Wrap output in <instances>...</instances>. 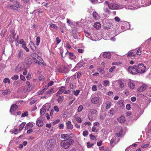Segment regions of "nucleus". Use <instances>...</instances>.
<instances>
[{"instance_id": "1", "label": "nucleus", "mask_w": 151, "mask_h": 151, "mask_svg": "<svg viewBox=\"0 0 151 151\" xmlns=\"http://www.w3.org/2000/svg\"><path fill=\"white\" fill-rule=\"evenodd\" d=\"M74 143V140L72 139H68L62 140L60 143L62 147L64 149L68 148Z\"/></svg>"}, {"instance_id": "2", "label": "nucleus", "mask_w": 151, "mask_h": 151, "mask_svg": "<svg viewBox=\"0 0 151 151\" xmlns=\"http://www.w3.org/2000/svg\"><path fill=\"white\" fill-rule=\"evenodd\" d=\"M98 112L96 110L90 109L88 114V118L89 120L91 121L96 120L98 115Z\"/></svg>"}, {"instance_id": "3", "label": "nucleus", "mask_w": 151, "mask_h": 151, "mask_svg": "<svg viewBox=\"0 0 151 151\" xmlns=\"http://www.w3.org/2000/svg\"><path fill=\"white\" fill-rule=\"evenodd\" d=\"M56 140L54 139H51L47 141L45 146L48 150H51L55 147L56 143Z\"/></svg>"}, {"instance_id": "4", "label": "nucleus", "mask_w": 151, "mask_h": 151, "mask_svg": "<svg viewBox=\"0 0 151 151\" xmlns=\"http://www.w3.org/2000/svg\"><path fill=\"white\" fill-rule=\"evenodd\" d=\"M137 73L143 74L146 71V67L142 63H139L136 65Z\"/></svg>"}, {"instance_id": "5", "label": "nucleus", "mask_w": 151, "mask_h": 151, "mask_svg": "<svg viewBox=\"0 0 151 151\" xmlns=\"http://www.w3.org/2000/svg\"><path fill=\"white\" fill-rule=\"evenodd\" d=\"M128 72L131 74L135 75L137 74L136 65L129 66L128 69Z\"/></svg>"}, {"instance_id": "6", "label": "nucleus", "mask_w": 151, "mask_h": 151, "mask_svg": "<svg viewBox=\"0 0 151 151\" xmlns=\"http://www.w3.org/2000/svg\"><path fill=\"white\" fill-rule=\"evenodd\" d=\"M105 3L108 6L109 8L111 9H116L119 8V5L114 3L108 4V2L106 1Z\"/></svg>"}, {"instance_id": "7", "label": "nucleus", "mask_w": 151, "mask_h": 151, "mask_svg": "<svg viewBox=\"0 0 151 151\" xmlns=\"http://www.w3.org/2000/svg\"><path fill=\"white\" fill-rule=\"evenodd\" d=\"M24 62L27 66L29 67L32 63V59L29 57H27L25 59Z\"/></svg>"}, {"instance_id": "8", "label": "nucleus", "mask_w": 151, "mask_h": 151, "mask_svg": "<svg viewBox=\"0 0 151 151\" xmlns=\"http://www.w3.org/2000/svg\"><path fill=\"white\" fill-rule=\"evenodd\" d=\"M65 88L64 86H62L60 87L58 91L56 93V96H58L65 91Z\"/></svg>"}, {"instance_id": "9", "label": "nucleus", "mask_w": 151, "mask_h": 151, "mask_svg": "<svg viewBox=\"0 0 151 151\" xmlns=\"http://www.w3.org/2000/svg\"><path fill=\"white\" fill-rule=\"evenodd\" d=\"M65 55H68L70 59L71 60L75 59L76 58V56L74 54L71 52H69L67 51V52L65 53Z\"/></svg>"}, {"instance_id": "10", "label": "nucleus", "mask_w": 151, "mask_h": 151, "mask_svg": "<svg viewBox=\"0 0 151 151\" xmlns=\"http://www.w3.org/2000/svg\"><path fill=\"white\" fill-rule=\"evenodd\" d=\"M60 72L63 73H66L69 72V70L65 66H64L62 68H60L59 70Z\"/></svg>"}, {"instance_id": "11", "label": "nucleus", "mask_w": 151, "mask_h": 151, "mask_svg": "<svg viewBox=\"0 0 151 151\" xmlns=\"http://www.w3.org/2000/svg\"><path fill=\"white\" fill-rule=\"evenodd\" d=\"M67 129L71 130L73 128V125L70 121H68L66 122Z\"/></svg>"}, {"instance_id": "12", "label": "nucleus", "mask_w": 151, "mask_h": 151, "mask_svg": "<svg viewBox=\"0 0 151 151\" xmlns=\"http://www.w3.org/2000/svg\"><path fill=\"white\" fill-rule=\"evenodd\" d=\"M72 135L71 134H62L61 135V138L63 139H70V136Z\"/></svg>"}, {"instance_id": "13", "label": "nucleus", "mask_w": 151, "mask_h": 151, "mask_svg": "<svg viewBox=\"0 0 151 151\" xmlns=\"http://www.w3.org/2000/svg\"><path fill=\"white\" fill-rule=\"evenodd\" d=\"M91 102L92 103L97 104L99 102V99L98 97H94L91 100Z\"/></svg>"}, {"instance_id": "14", "label": "nucleus", "mask_w": 151, "mask_h": 151, "mask_svg": "<svg viewBox=\"0 0 151 151\" xmlns=\"http://www.w3.org/2000/svg\"><path fill=\"white\" fill-rule=\"evenodd\" d=\"M146 85L145 84L142 85L141 86L139 87L137 90L138 92H140L144 91L146 88Z\"/></svg>"}, {"instance_id": "15", "label": "nucleus", "mask_w": 151, "mask_h": 151, "mask_svg": "<svg viewBox=\"0 0 151 151\" xmlns=\"http://www.w3.org/2000/svg\"><path fill=\"white\" fill-rule=\"evenodd\" d=\"M36 125L38 127H42L43 125V122L40 119V118H39L37 119L36 121Z\"/></svg>"}, {"instance_id": "16", "label": "nucleus", "mask_w": 151, "mask_h": 151, "mask_svg": "<svg viewBox=\"0 0 151 151\" xmlns=\"http://www.w3.org/2000/svg\"><path fill=\"white\" fill-rule=\"evenodd\" d=\"M123 24V26L126 29H129L130 28V24L128 22L124 21Z\"/></svg>"}, {"instance_id": "17", "label": "nucleus", "mask_w": 151, "mask_h": 151, "mask_svg": "<svg viewBox=\"0 0 151 151\" xmlns=\"http://www.w3.org/2000/svg\"><path fill=\"white\" fill-rule=\"evenodd\" d=\"M29 45L31 49L33 52H35L36 49V47L35 44L32 41H30Z\"/></svg>"}, {"instance_id": "18", "label": "nucleus", "mask_w": 151, "mask_h": 151, "mask_svg": "<svg viewBox=\"0 0 151 151\" xmlns=\"http://www.w3.org/2000/svg\"><path fill=\"white\" fill-rule=\"evenodd\" d=\"M12 91V89H8L3 91L2 93L3 95H7L9 94Z\"/></svg>"}, {"instance_id": "19", "label": "nucleus", "mask_w": 151, "mask_h": 151, "mask_svg": "<svg viewBox=\"0 0 151 151\" xmlns=\"http://www.w3.org/2000/svg\"><path fill=\"white\" fill-rule=\"evenodd\" d=\"M18 108V106L16 104L13 105L11 107L10 109V112L11 113H12L14 111L17 109Z\"/></svg>"}, {"instance_id": "20", "label": "nucleus", "mask_w": 151, "mask_h": 151, "mask_svg": "<svg viewBox=\"0 0 151 151\" xmlns=\"http://www.w3.org/2000/svg\"><path fill=\"white\" fill-rule=\"evenodd\" d=\"M46 106L45 105L43 106L42 107L40 110V114L41 115H43L46 112Z\"/></svg>"}, {"instance_id": "21", "label": "nucleus", "mask_w": 151, "mask_h": 151, "mask_svg": "<svg viewBox=\"0 0 151 151\" xmlns=\"http://www.w3.org/2000/svg\"><path fill=\"white\" fill-rule=\"evenodd\" d=\"M103 56L104 58H111V53L109 52H104L103 54Z\"/></svg>"}, {"instance_id": "22", "label": "nucleus", "mask_w": 151, "mask_h": 151, "mask_svg": "<svg viewBox=\"0 0 151 151\" xmlns=\"http://www.w3.org/2000/svg\"><path fill=\"white\" fill-rule=\"evenodd\" d=\"M136 55V54L134 53L133 52H129L128 53L127 55L128 57L131 58L132 59H133Z\"/></svg>"}, {"instance_id": "23", "label": "nucleus", "mask_w": 151, "mask_h": 151, "mask_svg": "<svg viewBox=\"0 0 151 151\" xmlns=\"http://www.w3.org/2000/svg\"><path fill=\"white\" fill-rule=\"evenodd\" d=\"M22 65H18L16 68L15 72L16 73H18L22 70Z\"/></svg>"}, {"instance_id": "24", "label": "nucleus", "mask_w": 151, "mask_h": 151, "mask_svg": "<svg viewBox=\"0 0 151 151\" xmlns=\"http://www.w3.org/2000/svg\"><path fill=\"white\" fill-rule=\"evenodd\" d=\"M118 129L119 131V132L116 133V135L118 137H120L122 134L123 133V130L122 127H118Z\"/></svg>"}, {"instance_id": "25", "label": "nucleus", "mask_w": 151, "mask_h": 151, "mask_svg": "<svg viewBox=\"0 0 151 151\" xmlns=\"http://www.w3.org/2000/svg\"><path fill=\"white\" fill-rule=\"evenodd\" d=\"M57 96L58 97V98L56 99L57 101L59 103H62L64 99V97L60 96Z\"/></svg>"}, {"instance_id": "26", "label": "nucleus", "mask_w": 151, "mask_h": 151, "mask_svg": "<svg viewBox=\"0 0 151 151\" xmlns=\"http://www.w3.org/2000/svg\"><path fill=\"white\" fill-rule=\"evenodd\" d=\"M53 93V88H52L45 93V95H46L47 97H50Z\"/></svg>"}, {"instance_id": "27", "label": "nucleus", "mask_w": 151, "mask_h": 151, "mask_svg": "<svg viewBox=\"0 0 151 151\" xmlns=\"http://www.w3.org/2000/svg\"><path fill=\"white\" fill-rule=\"evenodd\" d=\"M23 52L21 50L18 51L17 53V56L18 58H21L23 57Z\"/></svg>"}, {"instance_id": "28", "label": "nucleus", "mask_w": 151, "mask_h": 151, "mask_svg": "<svg viewBox=\"0 0 151 151\" xmlns=\"http://www.w3.org/2000/svg\"><path fill=\"white\" fill-rule=\"evenodd\" d=\"M118 121L121 123H123L125 121V119L124 116H121L118 119Z\"/></svg>"}, {"instance_id": "29", "label": "nucleus", "mask_w": 151, "mask_h": 151, "mask_svg": "<svg viewBox=\"0 0 151 151\" xmlns=\"http://www.w3.org/2000/svg\"><path fill=\"white\" fill-rule=\"evenodd\" d=\"M93 26L97 29H99L101 27V25L99 22L95 23Z\"/></svg>"}, {"instance_id": "30", "label": "nucleus", "mask_w": 151, "mask_h": 151, "mask_svg": "<svg viewBox=\"0 0 151 151\" xmlns=\"http://www.w3.org/2000/svg\"><path fill=\"white\" fill-rule=\"evenodd\" d=\"M85 64L83 60H81L77 64V66L78 67L81 68Z\"/></svg>"}, {"instance_id": "31", "label": "nucleus", "mask_w": 151, "mask_h": 151, "mask_svg": "<svg viewBox=\"0 0 151 151\" xmlns=\"http://www.w3.org/2000/svg\"><path fill=\"white\" fill-rule=\"evenodd\" d=\"M129 87L131 89H133L135 87V85L133 83L129 82Z\"/></svg>"}, {"instance_id": "32", "label": "nucleus", "mask_w": 151, "mask_h": 151, "mask_svg": "<svg viewBox=\"0 0 151 151\" xmlns=\"http://www.w3.org/2000/svg\"><path fill=\"white\" fill-rule=\"evenodd\" d=\"M97 70L101 74H103L105 73L104 69L103 68H98Z\"/></svg>"}, {"instance_id": "33", "label": "nucleus", "mask_w": 151, "mask_h": 151, "mask_svg": "<svg viewBox=\"0 0 151 151\" xmlns=\"http://www.w3.org/2000/svg\"><path fill=\"white\" fill-rule=\"evenodd\" d=\"M105 104L106 105V108L108 109L110 108L111 106V103L109 101H106L105 102Z\"/></svg>"}, {"instance_id": "34", "label": "nucleus", "mask_w": 151, "mask_h": 151, "mask_svg": "<svg viewBox=\"0 0 151 151\" xmlns=\"http://www.w3.org/2000/svg\"><path fill=\"white\" fill-rule=\"evenodd\" d=\"M118 83L119 84V86L121 88H123L124 86V83L121 80L118 81Z\"/></svg>"}, {"instance_id": "35", "label": "nucleus", "mask_w": 151, "mask_h": 151, "mask_svg": "<svg viewBox=\"0 0 151 151\" xmlns=\"http://www.w3.org/2000/svg\"><path fill=\"white\" fill-rule=\"evenodd\" d=\"M26 123L24 122H23L19 126V130L20 131L22 130L23 129V127L24 126Z\"/></svg>"}, {"instance_id": "36", "label": "nucleus", "mask_w": 151, "mask_h": 151, "mask_svg": "<svg viewBox=\"0 0 151 151\" xmlns=\"http://www.w3.org/2000/svg\"><path fill=\"white\" fill-rule=\"evenodd\" d=\"M14 2L15 8H19L20 7V5L19 2L15 1Z\"/></svg>"}, {"instance_id": "37", "label": "nucleus", "mask_w": 151, "mask_h": 151, "mask_svg": "<svg viewBox=\"0 0 151 151\" xmlns=\"http://www.w3.org/2000/svg\"><path fill=\"white\" fill-rule=\"evenodd\" d=\"M93 16L94 18L98 19L99 18V16L96 12H94L93 13Z\"/></svg>"}, {"instance_id": "38", "label": "nucleus", "mask_w": 151, "mask_h": 151, "mask_svg": "<svg viewBox=\"0 0 151 151\" xmlns=\"http://www.w3.org/2000/svg\"><path fill=\"white\" fill-rule=\"evenodd\" d=\"M40 37L38 36L37 37L36 40V45L37 46H38L40 43Z\"/></svg>"}, {"instance_id": "39", "label": "nucleus", "mask_w": 151, "mask_h": 151, "mask_svg": "<svg viewBox=\"0 0 151 151\" xmlns=\"http://www.w3.org/2000/svg\"><path fill=\"white\" fill-rule=\"evenodd\" d=\"M3 82L5 83H10V81L9 78H5Z\"/></svg>"}, {"instance_id": "40", "label": "nucleus", "mask_w": 151, "mask_h": 151, "mask_svg": "<svg viewBox=\"0 0 151 151\" xmlns=\"http://www.w3.org/2000/svg\"><path fill=\"white\" fill-rule=\"evenodd\" d=\"M50 27L52 28L55 29L57 30L58 29L57 26H56V25L54 24H50Z\"/></svg>"}, {"instance_id": "41", "label": "nucleus", "mask_w": 151, "mask_h": 151, "mask_svg": "<svg viewBox=\"0 0 151 151\" xmlns=\"http://www.w3.org/2000/svg\"><path fill=\"white\" fill-rule=\"evenodd\" d=\"M109 81L107 80H105L104 81V83H103V85L104 86H105L106 87L108 86L109 83Z\"/></svg>"}, {"instance_id": "42", "label": "nucleus", "mask_w": 151, "mask_h": 151, "mask_svg": "<svg viewBox=\"0 0 151 151\" xmlns=\"http://www.w3.org/2000/svg\"><path fill=\"white\" fill-rule=\"evenodd\" d=\"M83 109V108L82 106V105L80 106L78 108V112H81L82 111V110Z\"/></svg>"}, {"instance_id": "43", "label": "nucleus", "mask_w": 151, "mask_h": 151, "mask_svg": "<svg viewBox=\"0 0 151 151\" xmlns=\"http://www.w3.org/2000/svg\"><path fill=\"white\" fill-rule=\"evenodd\" d=\"M19 78V76L17 75H14L13 76L11 77L12 80H17Z\"/></svg>"}, {"instance_id": "44", "label": "nucleus", "mask_w": 151, "mask_h": 151, "mask_svg": "<svg viewBox=\"0 0 151 151\" xmlns=\"http://www.w3.org/2000/svg\"><path fill=\"white\" fill-rule=\"evenodd\" d=\"M80 92V91L79 90H77L76 91H73V94H74L76 96H77L79 94Z\"/></svg>"}, {"instance_id": "45", "label": "nucleus", "mask_w": 151, "mask_h": 151, "mask_svg": "<svg viewBox=\"0 0 151 151\" xmlns=\"http://www.w3.org/2000/svg\"><path fill=\"white\" fill-rule=\"evenodd\" d=\"M47 88H44L42 90H40L38 92V95H41L44 93V91Z\"/></svg>"}, {"instance_id": "46", "label": "nucleus", "mask_w": 151, "mask_h": 151, "mask_svg": "<svg viewBox=\"0 0 151 151\" xmlns=\"http://www.w3.org/2000/svg\"><path fill=\"white\" fill-rule=\"evenodd\" d=\"M33 61L34 62L38 65H40V62H39L35 58H33Z\"/></svg>"}, {"instance_id": "47", "label": "nucleus", "mask_w": 151, "mask_h": 151, "mask_svg": "<svg viewBox=\"0 0 151 151\" xmlns=\"http://www.w3.org/2000/svg\"><path fill=\"white\" fill-rule=\"evenodd\" d=\"M31 56L33 57V58H37L38 57H39V55L36 53H34L32 54Z\"/></svg>"}, {"instance_id": "48", "label": "nucleus", "mask_w": 151, "mask_h": 151, "mask_svg": "<svg viewBox=\"0 0 151 151\" xmlns=\"http://www.w3.org/2000/svg\"><path fill=\"white\" fill-rule=\"evenodd\" d=\"M10 32L11 34L12 35V37H14L15 35H16V34L15 33L14 31V30H11Z\"/></svg>"}, {"instance_id": "49", "label": "nucleus", "mask_w": 151, "mask_h": 151, "mask_svg": "<svg viewBox=\"0 0 151 151\" xmlns=\"http://www.w3.org/2000/svg\"><path fill=\"white\" fill-rule=\"evenodd\" d=\"M67 22L68 24H69L70 26H71V25H73V23L72 22L69 20L68 19H67Z\"/></svg>"}, {"instance_id": "50", "label": "nucleus", "mask_w": 151, "mask_h": 151, "mask_svg": "<svg viewBox=\"0 0 151 151\" xmlns=\"http://www.w3.org/2000/svg\"><path fill=\"white\" fill-rule=\"evenodd\" d=\"M76 121L78 123H81L82 122V120L79 117H76Z\"/></svg>"}, {"instance_id": "51", "label": "nucleus", "mask_w": 151, "mask_h": 151, "mask_svg": "<svg viewBox=\"0 0 151 151\" xmlns=\"http://www.w3.org/2000/svg\"><path fill=\"white\" fill-rule=\"evenodd\" d=\"M88 132L87 131H85L83 133V135L84 137H86L88 135Z\"/></svg>"}, {"instance_id": "52", "label": "nucleus", "mask_w": 151, "mask_h": 151, "mask_svg": "<svg viewBox=\"0 0 151 151\" xmlns=\"http://www.w3.org/2000/svg\"><path fill=\"white\" fill-rule=\"evenodd\" d=\"M54 110L55 111L57 112H58L59 111V109L58 108V107L57 106H54L53 107Z\"/></svg>"}, {"instance_id": "53", "label": "nucleus", "mask_w": 151, "mask_h": 151, "mask_svg": "<svg viewBox=\"0 0 151 151\" xmlns=\"http://www.w3.org/2000/svg\"><path fill=\"white\" fill-rule=\"evenodd\" d=\"M92 89L93 91H96L97 90L96 86V85H93L92 86Z\"/></svg>"}, {"instance_id": "54", "label": "nucleus", "mask_w": 151, "mask_h": 151, "mask_svg": "<svg viewBox=\"0 0 151 151\" xmlns=\"http://www.w3.org/2000/svg\"><path fill=\"white\" fill-rule=\"evenodd\" d=\"M56 44L58 45L61 41V40L60 39L59 37H57L56 38Z\"/></svg>"}, {"instance_id": "55", "label": "nucleus", "mask_w": 151, "mask_h": 151, "mask_svg": "<svg viewBox=\"0 0 151 151\" xmlns=\"http://www.w3.org/2000/svg\"><path fill=\"white\" fill-rule=\"evenodd\" d=\"M90 139L92 140H94L96 139V137L95 136L92 134H91L89 135Z\"/></svg>"}, {"instance_id": "56", "label": "nucleus", "mask_w": 151, "mask_h": 151, "mask_svg": "<svg viewBox=\"0 0 151 151\" xmlns=\"http://www.w3.org/2000/svg\"><path fill=\"white\" fill-rule=\"evenodd\" d=\"M115 66H113L111 67L109 70V71L110 73H111L113 72V71L115 69Z\"/></svg>"}, {"instance_id": "57", "label": "nucleus", "mask_w": 151, "mask_h": 151, "mask_svg": "<svg viewBox=\"0 0 151 151\" xmlns=\"http://www.w3.org/2000/svg\"><path fill=\"white\" fill-rule=\"evenodd\" d=\"M28 115V113L27 111H25L23 113L22 115V117H24L27 116Z\"/></svg>"}, {"instance_id": "58", "label": "nucleus", "mask_w": 151, "mask_h": 151, "mask_svg": "<svg viewBox=\"0 0 151 151\" xmlns=\"http://www.w3.org/2000/svg\"><path fill=\"white\" fill-rule=\"evenodd\" d=\"M110 115H113L114 114V109L113 108H111L109 112Z\"/></svg>"}, {"instance_id": "59", "label": "nucleus", "mask_w": 151, "mask_h": 151, "mask_svg": "<svg viewBox=\"0 0 151 151\" xmlns=\"http://www.w3.org/2000/svg\"><path fill=\"white\" fill-rule=\"evenodd\" d=\"M27 126H28L29 127V128H31L33 126V124L31 122H29L27 124Z\"/></svg>"}, {"instance_id": "60", "label": "nucleus", "mask_w": 151, "mask_h": 151, "mask_svg": "<svg viewBox=\"0 0 151 151\" xmlns=\"http://www.w3.org/2000/svg\"><path fill=\"white\" fill-rule=\"evenodd\" d=\"M36 101L37 100L35 99L32 100L30 101V104L31 105L33 104L36 102Z\"/></svg>"}, {"instance_id": "61", "label": "nucleus", "mask_w": 151, "mask_h": 151, "mask_svg": "<svg viewBox=\"0 0 151 151\" xmlns=\"http://www.w3.org/2000/svg\"><path fill=\"white\" fill-rule=\"evenodd\" d=\"M103 10L105 12H108L109 11V9L106 7H104Z\"/></svg>"}, {"instance_id": "62", "label": "nucleus", "mask_w": 151, "mask_h": 151, "mask_svg": "<svg viewBox=\"0 0 151 151\" xmlns=\"http://www.w3.org/2000/svg\"><path fill=\"white\" fill-rule=\"evenodd\" d=\"M114 19L115 21L117 22H119L120 20V19L118 17H116Z\"/></svg>"}, {"instance_id": "63", "label": "nucleus", "mask_w": 151, "mask_h": 151, "mask_svg": "<svg viewBox=\"0 0 151 151\" xmlns=\"http://www.w3.org/2000/svg\"><path fill=\"white\" fill-rule=\"evenodd\" d=\"M92 132H97L98 131L96 129V127L94 126L92 127Z\"/></svg>"}, {"instance_id": "64", "label": "nucleus", "mask_w": 151, "mask_h": 151, "mask_svg": "<svg viewBox=\"0 0 151 151\" xmlns=\"http://www.w3.org/2000/svg\"><path fill=\"white\" fill-rule=\"evenodd\" d=\"M64 126L63 124H61L59 126V128L60 129H63Z\"/></svg>"}]
</instances>
